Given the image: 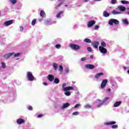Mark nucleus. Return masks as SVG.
<instances>
[{"instance_id": "412c9836", "label": "nucleus", "mask_w": 129, "mask_h": 129, "mask_svg": "<svg viewBox=\"0 0 129 129\" xmlns=\"http://www.w3.org/2000/svg\"><path fill=\"white\" fill-rule=\"evenodd\" d=\"M69 106H70V104H69V103H66L65 104H63L62 108H66Z\"/></svg>"}, {"instance_id": "bf43d9fd", "label": "nucleus", "mask_w": 129, "mask_h": 129, "mask_svg": "<svg viewBox=\"0 0 129 129\" xmlns=\"http://www.w3.org/2000/svg\"><path fill=\"white\" fill-rule=\"evenodd\" d=\"M74 84L75 83H76V82H72Z\"/></svg>"}, {"instance_id": "20e7f679", "label": "nucleus", "mask_w": 129, "mask_h": 129, "mask_svg": "<svg viewBox=\"0 0 129 129\" xmlns=\"http://www.w3.org/2000/svg\"><path fill=\"white\" fill-rule=\"evenodd\" d=\"M70 47L71 48V49L75 50V51L80 49V46L75 44H71Z\"/></svg>"}, {"instance_id": "c756f323", "label": "nucleus", "mask_w": 129, "mask_h": 129, "mask_svg": "<svg viewBox=\"0 0 129 129\" xmlns=\"http://www.w3.org/2000/svg\"><path fill=\"white\" fill-rule=\"evenodd\" d=\"M101 47H106V43H105V42L104 41H102L101 43Z\"/></svg>"}, {"instance_id": "052dcab7", "label": "nucleus", "mask_w": 129, "mask_h": 129, "mask_svg": "<svg viewBox=\"0 0 129 129\" xmlns=\"http://www.w3.org/2000/svg\"><path fill=\"white\" fill-rule=\"evenodd\" d=\"M64 7H68V5H64Z\"/></svg>"}, {"instance_id": "c03bdc74", "label": "nucleus", "mask_w": 129, "mask_h": 129, "mask_svg": "<svg viewBox=\"0 0 129 129\" xmlns=\"http://www.w3.org/2000/svg\"><path fill=\"white\" fill-rule=\"evenodd\" d=\"M99 28V26L96 25V26L94 27V30H97V29H98Z\"/></svg>"}, {"instance_id": "ea45409f", "label": "nucleus", "mask_w": 129, "mask_h": 129, "mask_svg": "<svg viewBox=\"0 0 129 129\" xmlns=\"http://www.w3.org/2000/svg\"><path fill=\"white\" fill-rule=\"evenodd\" d=\"M115 3H116V0H111V4H112V5L115 4Z\"/></svg>"}, {"instance_id": "69168bd1", "label": "nucleus", "mask_w": 129, "mask_h": 129, "mask_svg": "<svg viewBox=\"0 0 129 129\" xmlns=\"http://www.w3.org/2000/svg\"><path fill=\"white\" fill-rule=\"evenodd\" d=\"M0 15H1V12H0Z\"/></svg>"}, {"instance_id": "de8ad7c7", "label": "nucleus", "mask_w": 129, "mask_h": 129, "mask_svg": "<svg viewBox=\"0 0 129 129\" xmlns=\"http://www.w3.org/2000/svg\"><path fill=\"white\" fill-rule=\"evenodd\" d=\"M64 71L67 73H69V69H66Z\"/></svg>"}, {"instance_id": "9d476101", "label": "nucleus", "mask_w": 129, "mask_h": 129, "mask_svg": "<svg viewBox=\"0 0 129 129\" xmlns=\"http://www.w3.org/2000/svg\"><path fill=\"white\" fill-rule=\"evenodd\" d=\"M95 23H96L95 21L92 20L89 21L87 24L88 28H90L91 27H92V26H93L94 25H95Z\"/></svg>"}, {"instance_id": "f8f14e48", "label": "nucleus", "mask_w": 129, "mask_h": 129, "mask_svg": "<svg viewBox=\"0 0 129 129\" xmlns=\"http://www.w3.org/2000/svg\"><path fill=\"white\" fill-rule=\"evenodd\" d=\"M86 68L87 69H94L95 68V67L94 65L93 64H88L85 66Z\"/></svg>"}, {"instance_id": "f3484780", "label": "nucleus", "mask_w": 129, "mask_h": 129, "mask_svg": "<svg viewBox=\"0 0 129 129\" xmlns=\"http://www.w3.org/2000/svg\"><path fill=\"white\" fill-rule=\"evenodd\" d=\"M40 17H42V18H44L46 16V13H45V11L43 10H41L40 11Z\"/></svg>"}, {"instance_id": "423d86ee", "label": "nucleus", "mask_w": 129, "mask_h": 129, "mask_svg": "<svg viewBox=\"0 0 129 129\" xmlns=\"http://www.w3.org/2000/svg\"><path fill=\"white\" fill-rule=\"evenodd\" d=\"M99 50L100 52H101V53H102L103 54H106V53H107V49L102 46H99Z\"/></svg>"}, {"instance_id": "680f3d73", "label": "nucleus", "mask_w": 129, "mask_h": 129, "mask_svg": "<svg viewBox=\"0 0 129 129\" xmlns=\"http://www.w3.org/2000/svg\"><path fill=\"white\" fill-rule=\"evenodd\" d=\"M127 73L129 74V70L127 71Z\"/></svg>"}, {"instance_id": "4be33fe9", "label": "nucleus", "mask_w": 129, "mask_h": 129, "mask_svg": "<svg viewBox=\"0 0 129 129\" xmlns=\"http://www.w3.org/2000/svg\"><path fill=\"white\" fill-rule=\"evenodd\" d=\"M84 41L85 43H92V42L91 41V40L90 39H89V38H86V39H84Z\"/></svg>"}, {"instance_id": "6e6d98bb", "label": "nucleus", "mask_w": 129, "mask_h": 129, "mask_svg": "<svg viewBox=\"0 0 129 129\" xmlns=\"http://www.w3.org/2000/svg\"><path fill=\"white\" fill-rule=\"evenodd\" d=\"M90 58L91 59H93V55H91Z\"/></svg>"}, {"instance_id": "6ab92c4d", "label": "nucleus", "mask_w": 129, "mask_h": 129, "mask_svg": "<svg viewBox=\"0 0 129 129\" xmlns=\"http://www.w3.org/2000/svg\"><path fill=\"white\" fill-rule=\"evenodd\" d=\"M103 16L105 18H107V17H109V14L107 12H106V11H104L103 12Z\"/></svg>"}, {"instance_id": "0e129e2a", "label": "nucleus", "mask_w": 129, "mask_h": 129, "mask_svg": "<svg viewBox=\"0 0 129 129\" xmlns=\"http://www.w3.org/2000/svg\"><path fill=\"white\" fill-rule=\"evenodd\" d=\"M99 101H100V100H98Z\"/></svg>"}, {"instance_id": "f704fd0d", "label": "nucleus", "mask_w": 129, "mask_h": 129, "mask_svg": "<svg viewBox=\"0 0 129 129\" xmlns=\"http://www.w3.org/2000/svg\"><path fill=\"white\" fill-rule=\"evenodd\" d=\"M55 48H56V49H60V48H61V45L60 44L55 45Z\"/></svg>"}, {"instance_id": "603ef678", "label": "nucleus", "mask_w": 129, "mask_h": 129, "mask_svg": "<svg viewBox=\"0 0 129 129\" xmlns=\"http://www.w3.org/2000/svg\"><path fill=\"white\" fill-rule=\"evenodd\" d=\"M43 85H46V86L48 85V84H47V83H46V82H43Z\"/></svg>"}, {"instance_id": "1a4fd4ad", "label": "nucleus", "mask_w": 129, "mask_h": 129, "mask_svg": "<svg viewBox=\"0 0 129 129\" xmlns=\"http://www.w3.org/2000/svg\"><path fill=\"white\" fill-rule=\"evenodd\" d=\"M13 23H14V20H9V21L5 22L4 26L8 27V26H10V25H12Z\"/></svg>"}, {"instance_id": "c85d7f7f", "label": "nucleus", "mask_w": 129, "mask_h": 129, "mask_svg": "<svg viewBox=\"0 0 129 129\" xmlns=\"http://www.w3.org/2000/svg\"><path fill=\"white\" fill-rule=\"evenodd\" d=\"M37 22V20L33 19L32 21L31 25L32 26H34V25H36V23Z\"/></svg>"}, {"instance_id": "6e6552de", "label": "nucleus", "mask_w": 129, "mask_h": 129, "mask_svg": "<svg viewBox=\"0 0 129 129\" xmlns=\"http://www.w3.org/2000/svg\"><path fill=\"white\" fill-rule=\"evenodd\" d=\"M16 122L18 124H22V123H25V122H26V121L24 119L18 118Z\"/></svg>"}, {"instance_id": "39448f33", "label": "nucleus", "mask_w": 129, "mask_h": 129, "mask_svg": "<svg viewBox=\"0 0 129 129\" xmlns=\"http://www.w3.org/2000/svg\"><path fill=\"white\" fill-rule=\"evenodd\" d=\"M107 81H108V80H106V79L103 80L101 84V88H102V89H103V88H105V86H106V84H107Z\"/></svg>"}, {"instance_id": "5fc2aeb1", "label": "nucleus", "mask_w": 129, "mask_h": 129, "mask_svg": "<svg viewBox=\"0 0 129 129\" xmlns=\"http://www.w3.org/2000/svg\"><path fill=\"white\" fill-rule=\"evenodd\" d=\"M95 2H100L101 0H94Z\"/></svg>"}, {"instance_id": "0eeeda50", "label": "nucleus", "mask_w": 129, "mask_h": 129, "mask_svg": "<svg viewBox=\"0 0 129 129\" xmlns=\"http://www.w3.org/2000/svg\"><path fill=\"white\" fill-rule=\"evenodd\" d=\"M47 78L49 81L53 82V81H54V79H55V77L53 75H48Z\"/></svg>"}, {"instance_id": "79ce46f5", "label": "nucleus", "mask_w": 129, "mask_h": 129, "mask_svg": "<svg viewBox=\"0 0 129 129\" xmlns=\"http://www.w3.org/2000/svg\"><path fill=\"white\" fill-rule=\"evenodd\" d=\"M20 55H21V53H15L14 54V57H19V56H20Z\"/></svg>"}, {"instance_id": "bb28decb", "label": "nucleus", "mask_w": 129, "mask_h": 129, "mask_svg": "<svg viewBox=\"0 0 129 129\" xmlns=\"http://www.w3.org/2000/svg\"><path fill=\"white\" fill-rule=\"evenodd\" d=\"M9 2L12 3L13 5H16L17 4V0H9Z\"/></svg>"}, {"instance_id": "aec40b11", "label": "nucleus", "mask_w": 129, "mask_h": 129, "mask_svg": "<svg viewBox=\"0 0 129 129\" xmlns=\"http://www.w3.org/2000/svg\"><path fill=\"white\" fill-rule=\"evenodd\" d=\"M59 82H60L59 79L57 78H54L53 83H55V84H58Z\"/></svg>"}, {"instance_id": "b1692460", "label": "nucleus", "mask_w": 129, "mask_h": 129, "mask_svg": "<svg viewBox=\"0 0 129 129\" xmlns=\"http://www.w3.org/2000/svg\"><path fill=\"white\" fill-rule=\"evenodd\" d=\"M53 69H54V70H57V69H58V64H57L56 63H54L53 64Z\"/></svg>"}, {"instance_id": "49530a36", "label": "nucleus", "mask_w": 129, "mask_h": 129, "mask_svg": "<svg viewBox=\"0 0 129 129\" xmlns=\"http://www.w3.org/2000/svg\"><path fill=\"white\" fill-rule=\"evenodd\" d=\"M79 106H80V104H77L74 107L75 108H77V107H78Z\"/></svg>"}, {"instance_id": "3c124183", "label": "nucleus", "mask_w": 129, "mask_h": 129, "mask_svg": "<svg viewBox=\"0 0 129 129\" xmlns=\"http://www.w3.org/2000/svg\"><path fill=\"white\" fill-rule=\"evenodd\" d=\"M42 116H43V114H42L38 115V118L42 117Z\"/></svg>"}, {"instance_id": "393cba45", "label": "nucleus", "mask_w": 129, "mask_h": 129, "mask_svg": "<svg viewBox=\"0 0 129 129\" xmlns=\"http://www.w3.org/2000/svg\"><path fill=\"white\" fill-rule=\"evenodd\" d=\"M122 22L125 25H128V21L127 20V19H122Z\"/></svg>"}, {"instance_id": "a19ab883", "label": "nucleus", "mask_w": 129, "mask_h": 129, "mask_svg": "<svg viewBox=\"0 0 129 129\" xmlns=\"http://www.w3.org/2000/svg\"><path fill=\"white\" fill-rule=\"evenodd\" d=\"M87 50L89 52H92V49L90 47H88Z\"/></svg>"}, {"instance_id": "f03ea898", "label": "nucleus", "mask_w": 129, "mask_h": 129, "mask_svg": "<svg viewBox=\"0 0 129 129\" xmlns=\"http://www.w3.org/2000/svg\"><path fill=\"white\" fill-rule=\"evenodd\" d=\"M108 24L110 25V26H113V24L115 25H119V21L116 19H111L108 21Z\"/></svg>"}, {"instance_id": "ddd939ff", "label": "nucleus", "mask_w": 129, "mask_h": 129, "mask_svg": "<svg viewBox=\"0 0 129 129\" xmlns=\"http://www.w3.org/2000/svg\"><path fill=\"white\" fill-rule=\"evenodd\" d=\"M103 75H104L103 73H97L95 75V78H96V79H98V78H99L100 76H103Z\"/></svg>"}, {"instance_id": "9b49d317", "label": "nucleus", "mask_w": 129, "mask_h": 129, "mask_svg": "<svg viewBox=\"0 0 129 129\" xmlns=\"http://www.w3.org/2000/svg\"><path fill=\"white\" fill-rule=\"evenodd\" d=\"M14 54H15V52H11V53H7V54H5L4 56V57L6 59H9V58H10V57H11V56H13V55H14Z\"/></svg>"}, {"instance_id": "473e14b6", "label": "nucleus", "mask_w": 129, "mask_h": 129, "mask_svg": "<svg viewBox=\"0 0 129 129\" xmlns=\"http://www.w3.org/2000/svg\"><path fill=\"white\" fill-rule=\"evenodd\" d=\"M108 99H109V97H106L104 99V100L103 101V103H105V102H106V101H107V100H108Z\"/></svg>"}, {"instance_id": "5701e85b", "label": "nucleus", "mask_w": 129, "mask_h": 129, "mask_svg": "<svg viewBox=\"0 0 129 129\" xmlns=\"http://www.w3.org/2000/svg\"><path fill=\"white\" fill-rule=\"evenodd\" d=\"M63 11H59L57 14H56V18H60L61 15L63 14Z\"/></svg>"}, {"instance_id": "e2e57ef3", "label": "nucleus", "mask_w": 129, "mask_h": 129, "mask_svg": "<svg viewBox=\"0 0 129 129\" xmlns=\"http://www.w3.org/2000/svg\"><path fill=\"white\" fill-rule=\"evenodd\" d=\"M1 69H2V68H1V67H0V70H1Z\"/></svg>"}, {"instance_id": "09e8293b", "label": "nucleus", "mask_w": 129, "mask_h": 129, "mask_svg": "<svg viewBox=\"0 0 129 129\" xmlns=\"http://www.w3.org/2000/svg\"><path fill=\"white\" fill-rule=\"evenodd\" d=\"M86 60V57H82L81 58V61H85Z\"/></svg>"}, {"instance_id": "72a5a7b5", "label": "nucleus", "mask_w": 129, "mask_h": 129, "mask_svg": "<svg viewBox=\"0 0 129 129\" xmlns=\"http://www.w3.org/2000/svg\"><path fill=\"white\" fill-rule=\"evenodd\" d=\"M118 127V125H117V124L112 125V128H117Z\"/></svg>"}, {"instance_id": "8fccbe9b", "label": "nucleus", "mask_w": 129, "mask_h": 129, "mask_svg": "<svg viewBox=\"0 0 129 129\" xmlns=\"http://www.w3.org/2000/svg\"><path fill=\"white\" fill-rule=\"evenodd\" d=\"M103 104H104L103 103V102H102V103H101V104L98 105L97 107H100V106H101V105H103Z\"/></svg>"}, {"instance_id": "4c0bfd02", "label": "nucleus", "mask_w": 129, "mask_h": 129, "mask_svg": "<svg viewBox=\"0 0 129 129\" xmlns=\"http://www.w3.org/2000/svg\"><path fill=\"white\" fill-rule=\"evenodd\" d=\"M91 107V106L89 104H87L85 106V108H90Z\"/></svg>"}, {"instance_id": "4d7b16f0", "label": "nucleus", "mask_w": 129, "mask_h": 129, "mask_svg": "<svg viewBox=\"0 0 129 129\" xmlns=\"http://www.w3.org/2000/svg\"><path fill=\"white\" fill-rule=\"evenodd\" d=\"M89 0H84L85 3H87Z\"/></svg>"}, {"instance_id": "864d4df0", "label": "nucleus", "mask_w": 129, "mask_h": 129, "mask_svg": "<svg viewBox=\"0 0 129 129\" xmlns=\"http://www.w3.org/2000/svg\"><path fill=\"white\" fill-rule=\"evenodd\" d=\"M123 69L124 70H126V67H123Z\"/></svg>"}, {"instance_id": "a18cd8bd", "label": "nucleus", "mask_w": 129, "mask_h": 129, "mask_svg": "<svg viewBox=\"0 0 129 129\" xmlns=\"http://www.w3.org/2000/svg\"><path fill=\"white\" fill-rule=\"evenodd\" d=\"M20 30L21 32H23L24 31V28L23 27V26H21L20 27Z\"/></svg>"}, {"instance_id": "c9c22d12", "label": "nucleus", "mask_w": 129, "mask_h": 129, "mask_svg": "<svg viewBox=\"0 0 129 129\" xmlns=\"http://www.w3.org/2000/svg\"><path fill=\"white\" fill-rule=\"evenodd\" d=\"M2 68H6V63L4 62H2Z\"/></svg>"}, {"instance_id": "a878e982", "label": "nucleus", "mask_w": 129, "mask_h": 129, "mask_svg": "<svg viewBox=\"0 0 129 129\" xmlns=\"http://www.w3.org/2000/svg\"><path fill=\"white\" fill-rule=\"evenodd\" d=\"M112 14H113V15H118V14H120V12L116 11L115 10H113Z\"/></svg>"}, {"instance_id": "dca6fc26", "label": "nucleus", "mask_w": 129, "mask_h": 129, "mask_svg": "<svg viewBox=\"0 0 129 129\" xmlns=\"http://www.w3.org/2000/svg\"><path fill=\"white\" fill-rule=\"evenodd\" d=\"M118 10L120 11V12H124L125 11V7L121 6H119L118 7Z\"/></svg>"}, {"instance_id": "58836bf2", "label": "nucleus", "mask_w": 129, "mask_h": 129, "mask_svg": "<svg viewBox=\"0 0 129 129\" xmlns=\"http://www.w3.org/2000/svg\"><path fill=\"white\" fill-rule=\"evenodd\" d=\"M79 114V112L76 111L73 113V115H78Z\"/></svg>"}, {"instance_id": "7ed1b4c3", "label": "nucleus", "mask_w": 129, "mask_h": 129, "mask_svg": "<svg viewBox=\"0 0 129 129\" xmlns=\"http://www.w3.org/2000/svg\"><path fill=\"white\" fill-rule=\"evenodd\" d=\"M27 77L29 80V81H34L35 80V78L34 76L32 74V73L29 72L27 74Z\"/></svg>"}, {"instance_id": "f257e3e1", "label": "nucleus", "mask_w": 129, "mask_h": 129, "mask_svg": "<svg viewBox=\"0 0 129 129\" xmlns=\"http://www.w3.org/2000/svg\"><path fill=\"white\" fill-rule=\"evenodd\" d=\"M66 85H67V84L65 83H64L62 84V90H63V91H69V90H74V88H73V87L68 86V87H65Z\"/></svg>"}, {"instance_id": "cd10ccee", "label": "nucleus", "mask_w": 129, "mask_h": 129, "mask_svg": "<svg viewBox=\"0 0 129 129\" xmlns=\"http://www.w3.org/2000/svg\"><path fill=\"white\" fill-rule=\"evenodd\" d=\"M121 3L123 5H127L129 4V2L128 1H121Z\"/></svg>"}, {"instance_id": "e433bc0d", "label": "nucleus", "mask_w": 129, "mask_h": 129, "mask_svg": "<svg viewBox=\"0 0 129 129\" xmlns=\"http://www.w3.org/2000/svg\"><path fill=\"white\" fill-rule=\"evenodd\" d=\"M59 71H60V72L63 71V66H59Z\"/></svg>"}, {"instance_id": "4468645a", "label": "nucleus", "mask_w": 129, "mask_h": 129, "mask_svg": "<svg viewBox=\"0 0 129 129\" xmlns=\"http://www.w3.org/2000/svg\"><path fill=\"white\" fill-rule=\"evenodd\" d=\"M94 46V48L97 49L98 48V45H99V42L98 41H94V44H92Z\"/></svg>"}, {"instance_id": "7c9ffc66", "label": "nucleus", "mask_w": 129, "mask_h": 129, "mask_svg": "<svg viewBox=\"0 0 129 129\" xmlns=\"http://www.w3.org/2000/svg\"><path fill=\"white\" fill-rule=\"evenodd\" d=\"M62 5H63V3H59L58 5H57L55 7V10H57L58 9V8H59V7H61Z\"/></svg>"}, {"instance_id": "a211bd4d", "label": "nucleus", "mask_w": 129, "mask_h": 129, "mask_svg": "<svg viewBox=\"0 0 129 129\" xmlns=\"http://www.w3.org/2000/svg\"><path fill=\"white\" fill-rule=\"evenodd\" d=\"M120 104H121V101L116 102L114 104V107H117V106H119Z\"/></svg>"}, {"instance_id": "2eb2a0df", "label": "nucleus", "mask_w": 129, "mask_h": 129, "mask_svg": "<svg viewBox=\"0 0 129 129\" xmlns=\"http://www.w3.org/2000/svg\"><path fill=\"white\" fill-rule=\"evenodd\" d=\"M116 123V122L113 121H110L105 123V124L106 125H112V124H115Z\"/></svg>"}, {"instance_id": "13d9d810", "label": "nucleus", "mask_w": 129, "mask_h": 129, "mask_svg": "<svg viewBox=\"0 0 129 129\" xmlns=\"http://www.w3.org/2000/svg\"><path fill=\"white\" fill-rule=\"evenodd\" d=\"M107 90L108 91H110V89H108Z\"/></svg>"}, {"instance_id": "37998d69", "label": "nucleus", "mask_w": 129, "mask_h": 129, "mask_svg": "<svg viewBox=\"0 0 129 129\" xmlns=\"http://www.w3.org/2000/svg\"><path fill=\"white\" fill-rule=\"evenodd\" d=\"M27 108L29 110H33V107L31 106H28Z\"/></svg>"}, {"instance_id": "2f4dec72", "label": "nucleus", "mask_w": 129, "mask_h": 129, "mask_svg": "<svg viewBox=\"0 0 129 129\" xmlns=\"http://www.w3.org/2000/svg\"><path fill=\"white\" fill-rule=\"evenodd\" d=\"M65 95L67 96H70L71 95V93L69 91H68L65 93Z\"/></svg>"}]
</instances>
